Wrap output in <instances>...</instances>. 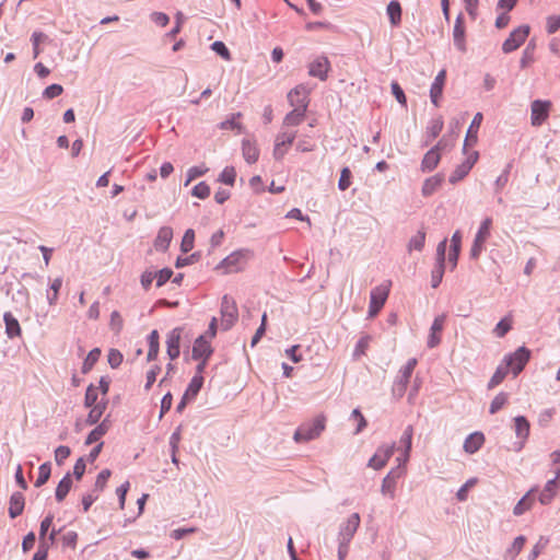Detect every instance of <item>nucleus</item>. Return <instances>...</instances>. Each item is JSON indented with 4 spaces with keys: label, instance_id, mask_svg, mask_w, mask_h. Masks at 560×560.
I'll return each mask as SVG.
<instances>
[{
    "label": "nucleus",
    "instance_id": "obj_49",
    "mask_svg": "<svg viewBox=\"0 0 560 560\" xmlns=\"http://www.w3.org/2000/svg\"><path fill=\"white\" fill-rule=\"evenodd\" d=\"M236 178V171L233 166H225L220 173L218 180L225 185L233 186Z\"/></svg>",
    "mask_w": 560,
    "mask_h": 560
},
{
    "label": "nucleus",
    "instance_id": "obj_30",
    "mask_svg": "<svg viewBox=\"0 0 560 560\" xmlns=\"http://www.w3.org/2000/svg\"><path fill=\"white\" fill-rule=\"evenodd\" d=\"M3 320L5 324V334L10 339L21 335L20 323L10 312L4 313Z\"/></svg>",
    "mask_w": 560,
    "mask_h": 560
},
{
    "label": "nucleus",
    "instance_id": "obj_4",
    "mask_svg": "<svg viewBox=\"0 0 560 560\" xmlns=\"http://www.w3.org/2000/svg\"><path fill=\"white\" fill-rule=\"evenodd\" d=\"M390 282L375 287L370 293L369 316L374 317L384 306L389 294Z\"/></svg>",
    "mask_w": 560,
    "mask_h": 560
},
{
    "label": "nucleus",
    "instance_id": "obj_36",
    "mask_svg": "<svg viewBox=\"0 0 560 560\" xmlns=\"http://www.w3.org/2000/svg\"><path fill=\"white\" fill-rule=\"evenodd\" d=\"M107 407V400H101L96 405L91 407V410L86 417V423L89 425L96 424L102 418L105 409Z\"/></svg>",
    "mask_w": 560,
    "mask_h": 560
},
{
    "label": "nucleus",
    "instance_id": "obj_16",
    "mask_svg": "<svg viewBox=\"0 0 560 560\" xmlns=\"http://www.w3.org/2000/svg\"><path fill=\"white\" fill-rule=\"evenodd\" d=\"M182 334H183L182 327H175L167 334L166 352L171 360L177 359L180 354Z\"/></svg>",
    "mask_w": 560,
    "mask_h": 560
},
{
    "label": "nucleus",
    "instance_id": "obj_29",
    "mask_svg": "<svg viewBox=\"0 0 560 560\" xmlns=\"http://www.w3.org/2000/svg\"><path fill=\"white\" fill-rule=\"evenodd\" d=\"M305 113L306 110L304 109V106L293 108L285 115L283 119V126L295 127L301 125L305 118Z\"/></svg>",
    "mask_w": 560,
    "mask_h": 560
},
{
    "label": "nucleus",
    "instance_id": "obj_9",
    "mask_svg": "<svg viewBox=\"0 0 560 560\" xmlns=\"http://www.w3.org/2000/svg\"><path fill=\"white\" fill-rule=\"evenodd\" d=\"M360 521L359 513H352L339 527L338 542L350 545V541L360 526Z\"/></svg>",
    "mask_w": 560,
    "mask_h": 560
},
{
    "label": "nucleus",
    "instance_id": "obj_5",
    "mask_svg": "<svg viewBox=\"0 0 560 560\" xmlns=\"http://www.w3.org/2000/svg\"><path fill=\"white\" fill-rule=\"evenodd\" d=\"M238 310L235 301L229 295H224L221 302V327L229 330L237 322Z\"/></svg>",
    "mask_w": 560,
    "mask_h": 560
},
{
    "label": "nucleus",
    "instance_id": "obj_32",
    "mask_svg": "<svg viewBox=\"0 0 560 560\" xmlns=\"http://www.w3.org/2000/svg\"><path fill=\"white\" fill-rule=\"evenodd\" d=\"M72 487L71 474L67 472L57 485L55 498L58 502H62Z\"/></svg>",
    "mask_w": 560,
    "mask_h": 560
},
{
    "label": "nucleus",
    "instance_id": "obj_10",
    "mask_svg": "<svg viewBox=\"0 0 560 560\" xmlns=\"http://www.w3.org/2000/svg\"><path fill=\"white\" fill-rule=\"evenodd\" d=\"M395 446V443L378 446L375 454L370 458L368 466L375 470L383 468L393 456Z\"/></svg>",
    "mask_w": 560,
    "mask_h": 560
},
{
    "label": "nucleus",
    "instance_id": "obj_7",
    "mask_svg": "<svg viewBox=\"0 0 560 560\" xmlns=\"http://www.w3.org/2000/svg\"><path fill=\"white\" fill-rule=\"evenodd\" d=\"M417 365V359L411 358L407 363L399 370L398 375L395 380L393 392L401 397L407 388L409 378Z\"/></svg>",
    "mask_w": 560,
    "mask_h": 560
},
{
    "label": "nucleus",
    "instance_id": "obj_52",
    "mask_svg": "<svg viewBox=\"0 0 560 560\" xmlns=\"http://www.w3.org/2000/svg\"><path fill=\"white\" fill-rule=\"evenodd\" d=\"M352 173L349 167H343L340 172V178L338 180V188L341 191L347 190L351 185Z\"/></svg>",
    "mask_w": 560,
    "mask_h": 560
},
{
    "label": "nucleus",
    "instance_id": "obj_54",
    "mask_svg": "<svg viewBox=\"0 0 560 560\" xmlns=\"http://www.w3.org/2000/svg\"><path fill=\"white\" fill-rule=\"evenodd\" d=\"M477 483V478L468 479L456 492V499L459 502H464L467 500L468 490Z\"/></svg>",
    "mask_w": 560,
    "mask_h": 560
},
{
    "label": "nucleus",
    "instance_id": "obj_15",
    "mask_svg": "<svg viewBox=\"0 0 560 560\" xmlns=\"http://www.w3.org/2000/svg\"><path fill=\"white\" fill-rule=\"evenodd\" d=\"M212 353L213 348L211 347L210 340L207 339V335L198 336L194 342L191 350L192 360L210 359Z\"/></svg>",
    "mask_w": 560,
    "mask_h": 560
},
{
    "label": "nucleus",
    "instance_id": "obj_62",
    "mask_svg": "<svg viewBox=\"0 0 560 560\" xmlns=\"http://www.w3.org/2000/svg\"><path fill=\"white\" fill-rule=\"evenodd\" d=\"M534 61V45L528 44L523 50L522 58L520 60L521 68H526L530 62Z\"/></svg>",
    "mask_w": 560,
    "mask_h": 560
},
{
    "label": "nucleus",
    "instance_id": "obj_11",
    "mask_svg": "<svg viewBox=\"0 0 560 560\" xmlns=\"http://www.w3.org/2000/svg\"><path fill=\"white\" fill-rule=\"evenodd\" d=\"M202 385H203V376L202 375H195L190 380V382H189V384H188V386H187V388H186V390H185L180 401L176 406V411L177 412H183V410L187 406V402L192 400V399H195L197 397V395L200 392Z\"/></svg>",
    "mask_w": 560,
    "mask_h": 560
},
{
    "label": "nucleus",
    "instance_id": "obj_2",
    "mask_svg": "<svg viewBox=\"0 0 560 560\" xmlns=\"http://www.w3.org/2000/svg\"><path fill=\"white\" fill-rule=\"evenodd\" d=\"M252 256V252L246 248L234 250L217 266V269H224L225 273L237 272L242 270Z\"/></svg>",
    "mask_w": 560,
    "mask_h": 560
},
{
    "label": "nucleus",
    "instance_id": "obj_55",
    "mask_svg": "<svg viewBox=\"0 0 560 560\" xmlns=\"http://www.w3.org/2000/svg\"><path fill=\"white\" fill-rule=\"evenodd\" d=\"M96 404H97L96 387L93 384H90L85 392L84 406L86 408H91L92 406H94Z\"/></svg>",
    "mask_w": 560,
    "mask_h": 560
},
{
    "label": "nucleus",
    "instance_id": "obj_22",
    "mask_svg": "<svg viewBox=\"0 0 560 560\" xmlns=\"http://www.w3.org/2000/svg\"><path fill=\"white\" fill-rule=\"evenodd\" d=\"M445 78H446V71L445 70H441L436 74V77L434 78L433 83L431 84V88H430V98H431V102H432V104L434 106H439V102H440V98H441L442 93H443Z\"/></svg>",
    "mask_w": 560,
    "mask_h": 560
},
{
    "label": "nucleus",
    "instance_id": "obj_43",
    "mask_svg": "<svg viewBox=\"0 0 560 560\" xmlns=\"http://www.w3.org/2000/svg\"><path fill=\"white\" fill-rule=\"evenodd\" d=\"M535 489L529 490L514 506L513 514L516 516L523 515L526 511H528L532 506L533 499H530L532 493Z\"/></svg>",
    "mask_w": 560,
    "mask_h": 560
},
{
    "label": "nucleus",
    "instance_id": "obj_13",
    "mask_svg": "<svg viewBox=\"0 0 560 560\" xmlns=\"http://www.w3.org/2000/svg\"><path fill=\"white\" fill-rule=\"evenodd\" d=\"M404 470L399 467L390 469L383 478L381 485V493L389 499H394L396 494V482L402 476Z\"/></svg>",
    "mask_w": 560,
    "mask_h": 560
},
{
    "label": "nucleus",
    "instance_id": "obj_61",
    "mask_svg": "<svg viewBox=\"0 0 560 560\" xmlns=\"http://www.w3.org/2000/svg\"><path fill=\"white\" fill-rule=\"evenodd\" d=\"M71 450L69 446L60 445L55 450V460L57 465H62L65 460L70 456Z\"/></svg>",
    "mask_w": 560,
    "mask_h": 560
},
{
    "label": "nucleus",
    "instance_id": "obj_19",
    "mask_svg": "<svg viewBox=\"0 0 560 560\" xmlns=\"http://www.w3.org/2000/svg\"><path fill=\"white\" fill-rule=\"evenodd\" d=\"M466 30L464 24V14L459 13L456 16L454 28H453V39L454 45L457 50L465 52L466 51Z\"/></svg>",
    "mask_w": 560,
    "mask_h": 560
},
{
    "label": "nucleus",
    "instance_id": "obj_12",
    "mask_svg": "<svg viewBox=\"0 0 560 560\" xmlns=\"http://www.w3.org/2000/svg\"><path fill=\"white\" fill-rule=\"evenodd\" d=\"M551 107V103L549 101L536 100L530 105V122L533 126L537 127L542 125V122L549 116V109Z\"/></svg>",
    "mask_w": 560,
    "mask_h": 560
},
{
    "label": "nucleus",
    "instance_id": "obj_53",
    "mask_svg": "<svg viewBox=\"0 0 560 560\" xmlns=\"http://www.w3.org/2000/svg\"><path fill=\"white\" fill-rule=\"evenodd\" d=\"M512 328L511 320L508 317L502 318L494 327L493 332L497 337H504Z\"/></svg>",
    "mask_w": 560,
    "mask_h": 560
},
{
    "label": "nucleus",
    "instance_id": "obj_6",
    "mask_svg": "<svg viewBox=\"0 0 560 560\" xmlns=\"http://www.w3.org/2000/svg\"><path fill=\"white\" fill-rule=\"evenodd\" d=\"M513 421V429L516 436V441L513 443V450L515 452H521L524 448L526 441L528 440L530 423L524 416H516Z\"/></svg>",
    "mask_w": 560,
    "mask_h": 560
},
{
    "label": "nucleus",
    "instance_id": "obj_37",
    "mask_svg": "<svg viewBox=\"0 0 560 560\" xmlns=\"http://www.w3.org/2000/svg\"><path fill=\"white\" fill-rule=\"evenodd\" d=\"M412 435H413V428L412 425H407L404 430L401 438H400V444L404 446V463H407L410 457V451L412 445Z\"/></svg>",
    "mask_w": 560,
    "mask_h": 560
},
{
    "label": "nucleus",
    "instance_id": "obj_27",
    "mask_svg": "<svg viewBox=\"0 0 560 560\" xmlns=\"http://www.w3.org/2000/svg\"><path fill=\"white\" fill-rule=\"evenodd\" d=\"M12 302L15 304V310H22L30 305V293L26 287L20 284L15 292L11 294Z\"/></svg>",
    "mask_w": 560,
    "mask_h": 560
},
{
    "label": "nucleus",
    "instance_id": "obj_57",
    "mask_svg": "<svg viewBox=\"0 0 560 560\" xmlns=\"http://www.w3.org/2000/svg\"><path fill=\"white\" fill-rule=\"evenodd\" d=\"M191 195L199 199H206L210 195V187L206 182H200L192 188Z\"/></svg>",
    "mask_w": 560,
    "mask_h": 560
},
{
    "label": "nucleus",
    "instance_id": "obj_64",
    "mask_svg": "<svg viewBox=\"0 0 560 560\" xmlns=\"http://www.w3.org/2000/svg\"><path fill=\"white\" fill-rule=\"evenodd\" d=\"M62 92H63V88L60 84L54 83L51 85H48L44 90L43 97L52 100V98L59 96Z\"/></svg>",
    "mask_w": 560,
    "mask_h": 560
},
{
    "label": "nucleus",
    "instance_id": "obj_56",
    "mask_svg": "<svg viewBox=\"0 0 560 560\" xmlns=\"http://www.w3.org/2000/svg\"><path fill=\"white\" fill-rule=\"evenodd\" d=\"M112 471L109 469H103L96 477L94 483L95 491H103L106 487L107 480L109 479Z\"/></svg>",
    "mask_w": 560,
    "mask_h": 560
},
{
    "label": "nucleus",
    "instance_id": "obj_51",
    "mask_svg": "<svg viewBox=\"0 0 560 560\" xmlns=\"http://www.w3.org/2000/svg\"><path fill=\"white\" fill-rule=\"evenodd\" d=\"M194 242H195V232L191 229L186 230L184 233L180 249L183 253H188L194 248Z\"/></svg>",
    "mask_w": 560,
    "mask_h": 560
},
{
    "label": "nucleus",
    "instance_id": "obj_40",
    "mask_svg": "<svg viewBox=\"0 0 560 560\" xmlns=\"http://www.w3.org/2000/svg\"><path fill=\"white\" fill-rule=\"evenodd\" d=\"M387 15L393 26H398L401 22V5L397 0H392L387 5Z\"/></svg>",
    "mask_w": 560,
    "mask_h": 560
},
{
    "label": "nucleus",
    "instance_id": "obj_26",
    "mask_svg": "<svg viewBox=\"0 0 560 560\" xmlns=\"http://www.w3.org/2000/svg\"><path fill=\"white\" fill-rule=\"evenodd\" d=\"M173 238V230L170 226H162L154 240V247L156 250L165 252Z\"/></svg>",
    "mask_w": 560,
    "mask_h": 560
},
{
    "label": "nucleus",
    "instance_id": "obj_28",
    "mask_svg": "<svg viewBox=\"0 0 560 560\" xmlns=\"http://www.w3.org/2000/svg\"><path fill=\"white\" fill-rule=\"evenodd\" d=\"M443 182L444 176L442 174H435L434 176L427 178L422 185V195L424 197L433 195L439 189Z\"/></svg>",
    "mask_w": 560,
    "mask_h": 560
},
{
    "label": "nucleus",
    "instance_id": "obj_17",
    "mask_svg": "<svg viewBox=\"0 0 560 560\" xmlns=\"http://www.w3.org/2000/svg\"><path fill=\"white\" fill-rule=\"evenodd\" d=\"M330 69V62L327 57L318 56L308 65V74L325 81Z\"/></svg>",
    "mask_w": 560,
    "mask_h": 560
},
{
    "label": "nucleus",
    "instance_id": "obj_50",
    "mask_svg": "<svg viewBox=\"0 0 560 560\" xmlns=\"http://www.w3.org/2000/svg\"><path fill=\"white\" fill-rule=\"evenodd\" d=\"M444 271H445V265L436 262L431 272V287L432 288L435 289L441 284V282L443 280Z\"/></svg>",
    "mask_w": 560,
    "mask_h": 560
},
{
    "label": "nucleus",
    "instance_id": "obj_8",
    "mask_svg": "<svg viewBox=\"0 0 560 560\" xmlns=\"http://www.w3.org/2000/svg\"><path fill=\"white\" fill-rule=\"evenodd\" d=\"M528 25H521L511 32L510 36L503 42L502 50L504 54H510L516 50L527 38L529 34Z\"/></svg>",
    "mask_w": 560,
    "mask_h": 560
},
{
    "label": "nucleus",
    "instance_id": "obj_59",
    "mask_svg": "<svg viewBox=\"0 0 560 560\" xmlns=\"http://www.w3.org/2000/svg\"><path fill=\"white\" fill-rule=\"evenodd\" d=\"M241 117V113L233 114L230 118L223 120L220 124V128L224 130H234L241 129V125L237 122V119Z\"/></svg>",
    "mask_w": 560,
    "mask_h": 560
},
{
    "label": "nucleus",
    "instance_id": "obj_39",
    "mask_svg": "<svg viewBox=\"0 0 560 560\" xmlns=\"http://www.w3.org/2000/svg\"><path fill=\"white\" fill-rule=\"evenodd\" d=\"M558 483L556 482V479H550L546 482L542 491L539 494V501L541 504L547 505L549 504L553 497L556 495Z\"/></svg>",
    "mask_w": 560,
    "mask_h": 560
},
{
    "label": "nucleus",
    "instance_id": "obj_41",
    "mask_svg": "<svg viewBox=\"0 0 560 560\" xmlns=\"http://www.w3.org/2000/svg\"><path fill=\"white\" fill-rule=\"evenodd\" d=\"M443 125L444 124H443L442 118H434L429 121L427 129H425V135L428 138L425 144H428L430 141H432L440 135V132L443 129Z\"/></svg>",
    "mask_w": 560,
    "mask_h": 560
},
{
    "label": "nucleus",
    "instance_id": "obj_44",
    "mask_svg": "<svg viewBox=\"0 0 560 560\" xmlns=\"http://www.w3.org/2000/svg\"><path fill=\"white\" fill-rule=\"evenodd\" d=\"M508 373H509V369L504 364V362H502L497 368L495 372L493 373L492 377L490 378V381L488 383V388L492 389L495 386H498L499 384H501L503 382V380L505 378V376L508 375Z\"/></svg>",
    "mask_w": 560,
    "mask_h": 560
},
{
    "label": "nucleus",
    "instance_id": "obj_24",
    "mask_svg": "<svg viewBox=\"0 0 560 560\" xmlns=\"http://www.w3.org/2000/svg\"><path fill=\"white\" fill-rule=\"evenodd\" d=\"M25 506V498L24 494L20 491H15L11 494L10 501H9V516L11 518H16L20 516Z\"/></svg>",
    "mask_w": 560,
    "mask_h": 560
},
{
    "label": "nucleus",
    "instance_id": "obj_60",
    "mask_svg": "<svg viewBox=\"0 0 560 560\" xmlns=\"http://www.w3.org/2000/svg\"><path fill=\"white\" fill-rule=\"evenodd\" d=\"M124 357L117 349H110L107 355L108 364L112 369H117L122 363Z\"/></svg>",
    "mask_w": 560,
    "mask_h": 560
},
{
    "label": "nucleus",
    "instance_id": "obj_34",
    "mask_svg": "<svg viewBox=\"0 0 560 560\" xmlns=\"http://www.w3.org/2000/svg\"><path fill=\"white\" fill-rule=\"evenodd\" d=\"M441 160L440 153L436 152V150H429L421 162V170L422 172H432L439 164Z\"/></svg>",
    "mask_w": 560,
    "mask_h": 560
},
{
    "label": "nucleus",
    "instance_id": "obj_42",
    "mask_svg": "<svg viewBox=\"0 0 560 560\" xmlns=\"http://www.w3.org/2000/svg\"><path fill=\"white\" fill-rule=\"evenodd\" d=\"M425 230L424 228H421L416 235H413L408 243V252L418 250L421 252L424 247L425 243Z\"/></svg>",
    "mask_w": 560,
    "mask_h": 560
},
{
    "label": "nucleus",
    "instance_id": "obj_38",
    "mask_svg": "<svg viewBox=\"0 0 560 560\" xmlns=\"http://www.w3.org/2000/svg\"><path fill=\"white\" fill-rule=\"evenodd\" d=\"M526 542V538L523 535L517 536L512 542L511 547H509L503 556V560H514L516 556L522 551L524 545Z\"/></svg>",
    "mask_w": 560,
    "mask_h": 560
},
{
    "label": "nucleus",
    "instance_id": "obj_63",
    "mask_svg": "<svg viewBox=\"0 0 560 560\" xmlns=\"http://www.w3.org/2000/svg\"><path fill=\"white\" fill-rule=\"evenodd\" d=\"M211 49L215 54L221 56L223 59H225V60L231 59L230 50L228 49L226 45L223 42L217 40V42L212 43Z\"/></svg>",
    "mask_w": 560,
    "mask_h": 560
},
{
    "label": "nucleus",
    "instance_id": "obj_1",
    "mask_svg": "<svg viewBox=\"0 0 560 560\" xmlns=\"http://www.w3.org/2000/svg\"><path fill=\"white\" fill-rule=\"evenodd\" d=\"M325 429V418L317 417L312 421L301 424L294 432L293 439L298 443L310 442L320 435Z\"/></svg>",
    "mask_w": 560,
    "mask_h": 560
},
{
    "label": "nucleus",
    "instance_id": "obj_21",
    "mask_svg": "<svg viewBox=\"0 0 560 560\" xmlns=\"http://www.w3.org/2000/svg\"><path fill=\"white\" fill-rule=\"evenodd\" d=\"M445 323V315H439L434 318L431 328H430V335L428 337L427 345L429 348H435L441 342L440 332L444 328Z\"/></svg>",
    "mask_w": 560,
    "mask_h": 560
},
{
    "label": "nucleus",
    "instance_id": "obj_35",
    "mask_svg": "<svg viewBox=\"0 0 560 560\" xmlns=\"http://www.w3.org/2000/svg\"><path fill=\"white\" fill-rule=\"evenodd\" d=\"M149 351L147 355L148 361H154L160 351V336L158 330H152L148 336Z\"/></svg>",
    "mask_w": 560,
    "mask_h": 560
},
{
    "label": "nucleus",
    "instance_id": "obj_23",
    "mask_svg": "<svg viewBox=\"0 0 560 560\" xmlns=\"http://www.w3.org/2000/svg\"><path fill=\"white\" fill-rule=\"evenodd\" d=\"M482 119H483V116L481 113H477L474 116V118L470 122V126L468 127L466 138L464 141V147H463L464 152H466V148L468 145H474L477 142V140H478L477 133H478V129L482 122Z\"/></svg>",
    "mask_w": 560,
    "mask_h": 560
},
{
    "label": "nucleus",
    "instance_id": "obj_31",
    "mask_svg": "<svg viewBox=\"0 0 560 560\" xmlns=\"http://www.w3.org/2000/svg\"><path fill=\"white\" fill-rule=\"evenodd\" d=\"M242 153L243 158L248 164H253L257 162L259 158V150L257 147L248 139H244L242 141Z\"/></svg>",
    "mask_w": 560,
    "mask_h": 560
},
{
    "label": "nucleus",
    "instance_id": "obj_48",
    "mask_svg": "<svg viewBox=\"0 0 560 560\" xmlns=\"http://www.w3.org/2000/svg\"><path fill=\"white\" fill-rule=\"evenodd\" d=\"M50 474H51L50 463L42 464L38 468V477L35 481V487L39 488V487L44 486L48 481Z\"/></svg>",
    "mask_w": 560,
    "mask_h": 560
},
{
    "label": "nucleus",
    "instance_id": "obj_33",
    "mask_svg": "<svg viewBox=\"0 0 560 560\" xmlns=\"http://www.w3.org/2000/svg\"><path fill=\"white\" fill-rule=\"evenodd\" d=\"M462 244V234L459 231H456L451 238V250L448 255V261L452 264V267L455 268L457 266V260L460 252Z\"/></svg>",
    "mask_w": 560,
    "mask_h": 560
},
{
    "label": "nucleus",
    "instance_id": "obj_58",
    "mask_svg": "<svg viewBox=\"0 0 560 560\" xmlns=\"http://www.w3.org/2000/svg\"><path fill=\"white\" fill-rule=\"evenodd\" d=\"M156 287H163L173 276V270L171 268H163L160 271L154 272Z\"/></svg>",
    "mask_w": 560,
    "mask_h": 560
},
{
    "label": "nucleus",
    "instance_id": "obj_46",
    "mask_svg": "<svg viewBox=\"0 0 560 560\" xmlns=\"http://www.w3.org/2000/svg\"><path fill=\"white\" fill-rule=\"evenodd\" d=\"M491 226L492 219L490 217L485 218L480 223V226L475 235V238L478 241L487 242V240L490 236Z\"/></svg>",
    "mask_w": 560,
    "mask_h": 560
},
{
    "label": "nucleus",
    "instance_id": "obj_45",
    "mask_svg": "<svg viewBox=\"0 0 560 560\" xmlns=\"http://www.w3.org/2000/svg\"><path fill=\"white\" fill-rule=\"evenodd\" d=\"M100 355H101V350L98 348H94L88 353L86 358L83 361L82 369H81L83 374L89 373L93 369L95 363L98 361Z\"/></svg>",
    "mask_w": 560,
    "mask_h": 560
},
{
    "label": "nucleus",
    "instance_id": "obj_3",
    "mask_svg": "<svg viewBox=\"0 0 560 560\" xmlns=\"http://www.w3.org/2000/svg\"><path fill=\"white\" fill-rule=\"evenodd\" d=\"M530 359V351L526 347L522 346L517 348L513 353L504 357V364L508 369H511L514 376L518 375Z\"/></svg>",
    "mask_w": 560,
    "mask_h": 560
},
{
    "label": "nucleus",
    "instance_id": "obj_25",
    "mask_svg": "<svg viewBox=\"0 0 560 560\" xmlns=\"http://www.w3.org/2000/svg\"><path fill=\"white\" fill-rule=\"evenodd\" d=\"M485 443V435L481 432L470 433L464 442V451L468 454L478 452Z\"/></svg>",
    "mask_w": 560,
    "mask_h": 560
},
{
    "label": "nucleus",
    "instance_id": "obj_14",
    "mask_svg": "<svg viewBox=\"0 0 560 560\" xmlns=\"http://www.w3.org/2000/svg\"><path fill=\"white\" fill-rule=\"evenodd\" d=\"M296 138V131H283L279 132L276 137L275 148H273V158L277 161L283 159L287 153L285 147L291 145Z\"/></svg>",
    "mask_w": 560,
    "mask_h": 560
},
{
    "label": "nucleus",
    "instance_id": "obj_47",
    "mask_svg": "<svg viewBox=\"0 0 560 560\" xmlns=\"http://www.w3.org/2000/svg\"><path fill=\"white\" fill-rule=\"evenodd\" d=\"M509 400V394L501 392L491 401L489 412L491 415L497 413Z\"/></svg>",
    "mask_w": 560,
    "mask_h": 560
},
{
    "label": "nucleus",
    "instance_id": "obj_18",
    "mask_svg": "<svg viewBox=\"0 0 560 560\" xmlns=\"http://www.w3.org/2000/svg\"><path fill=\"white\" fill-rule=\"evenodd\" d=\"M478 160V152L474 151L467 159L459 164L451 174L448 180L451 184H456L468 175L472 166Z\"/></svg>",
    "mask_w": 560,
    "mask_h": 560
},
{
    "label": "nucleus",
    "instance_id": "obj_20",
    "mask_svg": "<svg viewBox=\"0 0 560 560\" xmlns=\"http://www.w3.org/2000/svg\"><path fill=\"white\" fill-rule=\"evenodd\" d=\"M288 101L293 108L304 106L307 110L308 106V90L304 85H298L292 89L288 94Z\"/></svg>",
    "mask_w": 560,
    "mask_h": 560
}]
</instances>
